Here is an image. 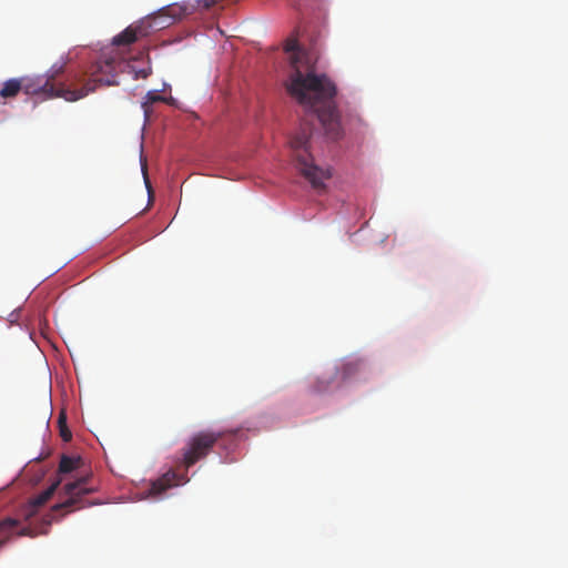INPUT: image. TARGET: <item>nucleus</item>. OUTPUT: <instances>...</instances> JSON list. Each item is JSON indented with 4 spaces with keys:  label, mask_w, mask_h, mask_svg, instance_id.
Instances as JSON below:
<instances>
[{
    "label": "nucleus",
    "mask_w": 568,
    "mask_h": 568,
    "mask_svg": "<svg viewBox=\"0 0 568 568\" xmlns=\"http://www.w3.org/2000/svg\"><path fill=\"white\" fill-rule=\"evenodd\" d=\"M65 63L53 64L44 75L21 78V91L28 95L44 98H63L67 101H78L94 92L98 85H118L116 77L122 61L115 57L103 54L87 72L75 73L69 79V84H55V79L64 72Z\"/></svg>",
    "instance_id": "f03ea898"
},
{
    "label": "nucleus",
    "mask_w": 568,
    "mask_h": 568,
    "mask_svg": "<svg viewBox=\"0 0 568 568\" xmlns=\"http://www.w3.org/2000/svg\"><path fill=\"white\" fill-rule=\"evenodd\" d=\"M60 480H54L51 483V485L44 489L42 493H40L38 496L31 498L28 504L22 508L21 515L26 519H30L34 517L40 508L44 506L48 500L53 496L57 487L59 486Z\"/></svg>",
    "instance_id": "0eeeda50"
},
{
    "label": "nucleus",
    "mask_w": 568,
    "mask_h": 568,
    "mask_svg": "<svg viewBox=\"0 0 568 568\" xmlns=\"http://www.w3.org/2000/svg\"><path fill=\"white\" fill-rule=\"evenodd\" d=\"M58 424H59V432H60L61 438L64 442L71 440L72 434H71V430L69 429V427L67 425V416H65L64 412H62L60 414L59 419H58Z\"/></svg>",
    "instance_id": "dca6fc26"
},
{
    "label": "nucleus",
    "mask_w": 568,
    "mask_h": 568,
    "mask_svg": "<svg viewBox=\"0 0 568 568\" xmlns=\"http://www.w3.org/2000/svg\"><path fill=\"white\" fill-rule=\"evenodd\" d=\"M335 379H336L335 373L328 374V375H323V376L318 377L315 381V383L312 385L313 393L322 394V393H326V392L331 390L332 388H334L336 386Z\"/></svg>",
    "instance_id": "ddd939ff"
},
{
    "label": "nucleus",
    "mask_w": 568,
    "mask_h": 568,
    "mask_svg": "<svg viewBox=\"0 0 568 568\" xmlns=\"http://www.w3.org/2000/svg\"><path fill=\"white\" fill-rule=\"evenodd\" d=\"M79 464H59V473L68 474L75 469Z\"/></svg>",
    "instance_id": "412c9836"
},
{
    "label": "nucleus",
    "mask_w": 568,
    "mask_h": 568,
    "mask_svg": "<svg viewBox=\"0 0 568 568\" xmlns=\"http://www.w3.org/2000/svg\"><path fill=\"white\" fill-rule=\"evenodd\" d=\"M45 457H42V456H36L33 458H31L29 462H34V463H38V462H43Z\"/></svg>",
    "instance_id": "5701e85b"
},
{
    "label": "nucleus",
    "mask_w": 568,
    "mask_h": 568,
    "mask_svg": "<svg viewBox=\"0 0 568 568\" xmlns=\"http://www.w3.org/2000/svg\"><path fill=\"white\" fill-rule=\"evenodd\" d=\"M311 135L312 129L310 126H302L300 132L291 139L290 143L301 174L311 183L313 189L323 191L325 189V181L331 179L332 173L329 169H322L314 164L310 153Z\"/></svg>",
    "instance_id": "7ed1b4c3"
},
{
    "label": "nucleus",
    "mask_w": 568,
    "mask_h": 568,
    "mask_svg": "<svg viewBox=\"0 0 568 568\" xmlns=\"http://www.w3.org/2000/svg\"><path fill=\"white\" fill-rule=\"evenodd\" d=\"M143 20H150V24L152 26V27H150V33H151L152 31L158 30L154 27L155 23H164V16H162L160 10H159L158 12L152 13V14L145 17Z\"/></svg>",
    "instance_id": "f3484780"
},
{
    "label": "nucleus",
    "mask_w": 568,
    "mask_h": 568,
    "mask_svg": "<svg viewBox=\"0 0 568 568\" xmlns=\"http://www.w3.org/2000/svg\"><path fill=\"white\" fill-rule=\"evenodd\" d=\"M17 524L18 523L11 518L0 521V547L10 538Z\"/></svg>",
    "instance_id": "2eb2a0df"
},
{
    "label": "nucleus",
    "mask_w": 568,
    "mask_h": 568,
    "mask_svg": "<svg viewBox=\"0 0 568 568\" xmlns=\"http://www.w3.org/2000/svg\"><path fill=\"white\" fill-rule=\"evenodd\" d=\"M237 434L239 430L197 432L189 438L185 447L183 448L184 458L182 462H197L202 458H205L215 447L222 446L224 444L226 436L234 438L237 436Z\"/></svg>",
    "instance_id": "20e7f679"
},
{
    "label": "nucleus",
    "mask_w": 568,
    "mask_h": 568,
    "mask_svg": "<svg viewBox=\"0 0 568 568\" xmlns=\"http://www.w3.org/2000/svg\"><path fill=\"white\" fill-rule=\"evenodd\" d=\"M164 101V98L160 94H158L155 91H149L145 95V102L143 103V106L145 108L148 104H153L155 102H162Z\"/></svg>",
    "instance_id": "a211bd4d"
},
{
    "label": "nucleus",
    "mask_w": 568,
    "mask_h": 568,
    "mask_svg": "<svg viewBox=\"0 0 568 568\" xmlns=\"http://www.w3.org/2000/svg\"><path fill=\"white\" fill-rule=\"evenodd\" d=\"M62 510H67V511H63V514L59 515L60 517H64V515H67V513L69 511V508H64V509H61L60 511H57L55 514H52V510L45 515L43 517V525L42 527L40 528L39 531H34L32 528L30 527H24L22 528L21 530H19L17 532L18 536H30V537H34L36 535L38 534H47L48 532V527L51 525V523L53 520H55L58 518V514H60Z\"/></svg>",
    "instance_id": "9d476101"
},
{
    "label": "nucleus",
    "mask_w": 568,
    "mask_h": 568,
    "mask_svg": "<svg viewBox=\"0 0 568 568\" xmlns=\"http://www.w3.org/2000/svg\"><path fill=\"white\" fill-rule=\"evenodd\" d=\"M164 16V23H155L156 29H164L191 13V8L187 4L172 3L160 9Z\"/></svg>",
    "instance_id": "1a4fd4ad"
},
{
    "label": "nucleus",
    "mask_w": 568,
    "mask_h": 568,
    "mask_svg": "<svg viewBox=\"0 0 568 568\" xmlns=\"http://www.w3.org/2000/svg\"><path fill=\"white\" fill-rule=\"evenodd\" d=\"M91 478V475H85L64 484L63 488L68 495V498L62 503L55 504L52 507V514H55L57 511H60L64 508H71L79 501L81 496L95 491L97 487L89 485Z\"/></svg>",
    "instance_id": "39448f33"
},
{
    "label": "nucleus",
    "mask_w": 568,
    "mask_h": 568,
    "mask_svg": "<svg viewBox=\"0 0 568 568\" xmlns=\"http://www.w3.org/2000/svg\"><path fill=\"white\" fill-rule=\"evenodd\" d=\"M134 71V79H146L151 74V68L139 69Z\"/></svg>",
    "instance_id": "6ab92c4d"
},
{
    "label": "nucleus",
    "mask_w": 568,
    "mask_h": 568,
    "mask_svg": "<svg viewBox=\"0 0 568 568\" xmlns=\"http://www.w3.org/2000/svg\"><path fill=\"white\" fill-rule=\"evenodd\" d=\"M62 510H67V511H63V514L59 515L60 517H64V515H67V513L69 511V508H64V509H61L60 511H57L55 514H52V510L45 515L43 517V525L42 527L40 528L39 531H34L32 528L30 527H24L22 528L21 530H19L17 532L18 536H30V537H34L36 535L38 534H47L48 532V527L51 525V523L53 520H55L58 518V514H60Z\"/></svg>",
    "instance_id": "9b49d317"
},
{
    "label": "nucleus",
    "mask_w": 568,
    "mask_h": 568,
    "mask_svg": "<svg viewBox=\"0 0 568 568\" xmlns=\"http://www.w3.org/2000/svg\"><path fill=\"white\" fill-rule=\"evenodd\" d=\"M187 481V478L184 474L179 473L176 470H169L165 474H163L160 478L152 481L150 493L153 496L160 495L166 489L183 485Z\"/></svg>",
    "instance_id": "6e6552de"
},
{
    "label": "nucleus",
    "mask_w": 568,
    "mask_h": 568,
    "mask_svg": "<svg viewBox=\"0 0 568 568\" xmlns=\"http://www.w3.org/2000/svg\"><path fill=\"white\" fill-rule=\"evenodd\" d=\"M62 463H69V462H82L80 456H69L68 454L63 453L60 456V460Z\"/></svg>",
    "instance_id": "4be33fe9"
},
{
    "label": "nucleus",
    "mask_w": 568,
    "mask_h": 568,
    "mask_svg": "<svg viewBox=\"0 0 568 568\" xmlns=\"http://www.w3.org/2000/svg\"><path fill=\"white\" fill-rule=\"evenodd\" d=\"M285 51L290 53L293 71L286 82V90L304 110L316 116L332 140L343 135L339 114L335 103L336 87L325 74H316L310 57L300 49L296 39H288Z\"/></svg>",
    "instance_id": "f257e3e1"
},
{
    "label": "nucleus",
    "mask_w": 568,
    "mask_h": 568,
    "mask_svg": "<svg viewBox=\"0 0 568 568\" xmlns=\"http://www.w3.org/2000/svg\"><path fill=\"white\" fill-rule=\"evenodd\" d=\"M142 172H143L144 183H145L149 196H151L153 191H152L151 182H150L149 176H148L146 164L145 163H142Z\"/></svg>",
    "instance_id": "aec40b11"
},
{
    "label": "nucleus",
    "mask_w": 568,
    "mask_h": 568,
    "mask_svg": "<svg viewBox=\"0 0 568 568\" xmlns=\"http://www.w3.org/2000/svg\"><path fill=\"white\" fill-rule=\"evenodd\" d=\"M150 20H140L136 23L129 26L121 33L113 38L112 43L114 45H128L135 42L140 38L148 37L150 34Z\"/></svg>",
    "instance_id": "423d86ee"
},
{
    "label": "nucleus",
    "mask_w": 568,
    "mask_h": 568,
    "mask_svg": "<svg viewBox=\"0 0 568 568\" xmlns=\"http://www.w3.org/2000/svg\"><path fill=\"white\" fill-rule=\"evenodd\" d=\"M21 79L7 80L0 89V98L10 99L17 97L21 91Z\"/></svg>",
    "instance_id": "4468645a"
},
{
    "label": "nucleus",
    "mask_w": 568,
    "mask_h": 568,
    "mask_svg": "<svg viewBox=\"0 0 568 568\" xmlns=\"http://www.w3.org/2000/svg\"><path fill=\"white\" fill-rule=\"evenodd\" d=\"M364 367L362 361H349L342 365V367L335 372L336 378L339 377L342 382H345L355 375H357Z\"/></svg>",
    "instance_id": "f8f14e48"
}]
</instances>
